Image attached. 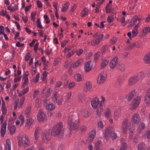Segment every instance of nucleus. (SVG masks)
<instances>
[{
	"label": "nucleus",
	"instance_id": "obj_9",
	"mask_svg": "<svg viewBox=\"0 0 150 150\" xmlns=\"http://www.w3.org/2000/svg\"><path fill=\"white\" fill-rule=\"evenodd\" d=\"M53 99L55 100L58 105H60L62 103L63 101L62 98L59 94H57V92H54L53 93Z\"/></svg>",
	"mask_w": 150,
	"mask_h": 150
},
{
	"label": "nucleus",
	"instance_id": "obj_62",
	"mask_svg": "<svg viewBox=\"0 0 150 150\" xmlns=\"http://www.w3.org/2000/svg\"><path fill=\"white\" fill-rule=\"evenodd\" d=\"M135 47L137 48L141 47L142 45V43L141 42H137L134 43Z\"/></svg>",
	"mask_w": 150,
	"mask_h": 150
},
{
	"label": "nucleus",
	"instance_id": "obj_55",
	"mask_svg": "<svg viewBox=\"0 0 150 150\" xmlns=\"http://www.w3.org/2000/svg\"><path fill=\"white\" fill-rule=\"evenodd\" d=\"M105 10L106 11L107 13H110L111 11V8L110 6L108 4L107 5L106 8H105Z\"/></svg>",
	"mask_w": 150,
	"mask_h": 150
},
{
	"label": "nucleus",
	"instance_id": "obj_23",
	"mask_svg": "<svg viewBox=\"0 0 150 150\" xmlns=\"http://www.w3.org/2000/svg\"><path fill=\"white\" fill-rule=\"evenodd\" d=\"M145 103L148 105H150V88L146 93L144 100Z\"/></svg>",
	"mask_w": 150,
	"mask_h": 150
},
{
	"label": "nucleus",
	"instance_id": "obj_15",
	"mask_svg": "<svg viewBox=\"0 0 150 150\" xmlns=\"http://www.w3.org/2000/svg\"><path fill=\"white\" fill-rule=\"evenodd\" d=\"M136 76L139 81H142L146 77V74L143 71H141L138 72Z\"/></svg>",
	"mask_w": 150,
	"mask_h": 150
},
{
	"label": "nucleus",
	"instance_id": "obj_29",
	"mask_svg": "<svg viewBox=\"0 0 150 150\" xmlns=\"http://www.w3.org/2000/svg\"><path fill=\"white\" fill-rule=\"evenodd\" d=\"M150 32V26L145 27L141 32V34L142 36L146 35L148 33Z\"/></svg>",
	"mask_w": 150,
	"mask_h": 150
},
{
	"label": "nucleus",
	"instance_id": "obj_52",
	"mask_svg": "<svg viewBox=\"0 0 150 150\" xmlns=\"http://www.w3.org/2000/svg\"><path fill=\"white\" fill-rule=\"evenodd\" d=\"M24 82L22 86L23 87H24L28 82V77H26L25 78H24Z\"/></svg>",
	"mask_w": 150,
	"mask_h": 150
},
{
	"label": "nucleus",
	"instance_id": "obj_22",
	"mask_svg": "<svg viewBox=\"0 0 150 150\" xmlns=\"http://www.w3.org/2000/svg\"><path fill=\"white\" fill-rule=\"evenodd\" d=\"M137 91L135 90H134L129 93L126 96V98L129 101H130L132 98L135 96Z\"/></svg>",
	"mask_w": 150,
	"mask_h": 150
},
{
	"label": "nucleus",
	"instance_id": "obj_6",
	"mask_svg": "<svg viewBox=\"0 0 150 150\" xmlns=\"http://www.w3.org/2000/svg\"><path fill=\"white\" fill-rule=\"evenodd\" d=\"M141 97L140 96L137 97L132 101V103L129 106V108L131 110H134L137 107L140 102Z\"/></svg>",
	"mask_w": 150,
	"mask_h": 150
},
{
	"label": "nucleus",
	"instance_id": "obj_37",
	"mask_svg": "<svg viewBox=\"0 0 150 150\" xmlns=\"http://www.w3.org/2000/svg\"><path fill=\"white\" fill-rule=\"evenodd\" d=\"M143 59L145 63L147 64L150 63V57L147 54L144 57Z\"/></svg>",
	"mask_w": 150,
	"mask_h": 150
},
{
	"label": "nucleus",
	"instance_id": "obj_58",
	"mask_svg": "<svg viewBox=\"0 0 150 150\" xmlns=\"http://www.w3.org/2000/svg\"><path fill=\"white\" fill-rule=\"evenodd\" d=\"M80 64V60H77L74 64L73 67L74 68H75L78 67Z\"/></svg>",
	"mask_w": 150,
	"mask_h": 150
},
{
	"label": "nucleus",
	"instance_id": "obj_8",
	"mask_svg": "<svg viewBox=\"0 0 150 150\" xmlns=\"http://www.w3.org/2000/svg\"><path fill=\"white\" fill-rule=\"evenodd\" d=\"M142 20L143 19L142 18H139L138 16H135L130 20L128 25V27L130 28L135 25L137 21H139Z\"/></svg>",
	"mask_w": 150,
	"mask_h": 150
},
{
	"label": "nucleus",
	"instance_id": "obj_43",
	"mask_svg": "<svg viewBox=\"0 0 150 150\" xmlns=\"http://www.w3.org/2000/svg\"><path fill=\"white\" fill-rule=\"evenodd\" d=\"M45 107L48 110H53L55 107V105L51 103L50 104H48Z\"/></svg>",
	"mask_w": 150,
	"mask_h": 150
},
{
	"label": "nucleus",
	"instance_id": "obj_10",
	"mask_svg": "<svg viewBox=\"0 0 150 150\" xmlns=\"http://www.w3.org/2000/svg\"><path fill=\"white\" fill-rule=\"evenodd\" d=\"M46 115L45 114L43 110H39L37 115V119L38 121H43L46 119Z\"/></svg>",
	"mask_w": 150,
	"mask_h": 150
},
{
	"label": "nucleus",
	"instance_id": "obj_57",
	"mask_svg": "<svg viewBox=\"0 0 150 150\" xmlns=\"http://www.w3.org/2000/svg\"><path fill=\"white\" fill-rule=\"evenodd\" d=\"M40 102L39 99H37L35 101V105L36 107L38 108L40 105Z\"/></svg>",
	"mask_w": 150,
	"mask_h": 150
},
{
	"label": "nucleus",
	"instance_id": "obj_1",
	"mask_svg": "<svg viewBox=\"0 0 150 150\" xmlns=\"http://www.w3.org/2000/svg\"><path fill=\"white\" fill-rule=\"evenodd\" d=\"M100 100L97 97L93 98L91 102L92 107L94 108H97L96 110L97 114L98 116H100L103 112L104 107L103 103L104 102L105 99L103 96L100 97Z\"/></svg>",
	"mask_w": 150,
	"mask_h": 150
},
{
	"label": "nucleus",
	"instance_id": "obj_7",
	"mask_svg": "<svg viewBox=\"0 0 150 150\" xmlns=\"http://www.w3.org/2000/svg\"><path fill=\"white\" fill-rule=\"evenodd\" d=\"M106 74L105 72H103L98 76L97 80V83L100 84L105 82L106 79Z\"/></svg>",
	"mask_w": 150,
	"mask_h": 150
},
{
	"label": "nucleus",
	"instance_id": "obj_21",
	"mask_svg": "<svg viewBox=\"0 0 150 150\" xmlns=\"http://www.w3.org/2000/svg\"><path fill=\"white\" fill-rule=\"evenodd\" d=\"M7 122H5L2 125L1 129L0 132L1 136L4 137L5 134L6 130Z\"/></svg>",
	"mask_w": 150,
	"mask_h": 150
},
{
	"label": "nucleus",
	"instance_id": "obj_26",
	"mask_svg": "<svg viewBox=\"0 0 150 150\" xmlns=\"http://www.w3.org/2000/svg\"><path fill=\"white\" fill-rule=\"evenodd\" d=\"M124 138H122L121 140V148L119 150H125L127 148V144L125 142Z\"/></svg>",
	"mask_w": 150,
	"mask_h": 150
},
{
	"label": "nucleus",
	"instance_id": "obj_60",
	"mask_svg": "<svg viewBox=\"0 0 150 150\" xmlns=\"http://www.w3.org/2000/svg\"><path fill=\"white\" fill-rule=\"evenodd\" d=\"M86 127L85 126H82L80 127V129L81 132H84L86 130Z\"/></svg>",
	"mask_w": 150,
	"mask_h": 150
},
{
	"label": "nucleus",
	"instance_id": "obj_42",
	"mask_svg": "<svg viewBox=\"0 0 150 150\" xmlns=\"http://www.w3.org/2000/svg\"><path fill=\"white\" fill-rule=\"evenodd\" d=\"M105 117H110L111 115V113L110 110L109 108H107L105 113Z\"/></svg>",
	"mask_w": 150,
	"mask_h": 150
},
{
	"label": "nucleus",
	"instance_id": "obj_16",
	"mask_svg": "<svg viewBox=\"0 0 150 150\" xmlns=\"http://www.w3.org/2000/svg\"><path fill=\"white\" fill-rule=\"evenodd\" d=\"M96 135V131L94 130H92L89 133L88 137L87 139V141L89 142H91L94 139Z\"/></svg>",
	"mask_w": 150,
	"mask_h": 150
},
{
	"label": "nucleus",
	"instance_id": "obj_38",
	"mask_svg": "<svg viewBox=\"0 0 150 150\" xmlns=\"http://www.w3.org/2000/svg\"><path fill=\"white\" fill-rule=\"evenodd\" d=\"M123 82V80L122 79L118 78L116 83L115 86L117 87H119L121 86Z\"/></svg>",
	"mask_w": 150,
	"mask_h": 150
},
{
	"label": "nucleus",
	"instance_id": "obj_20",
	"mask_svg": "<svg viewBox=\"0 0 150 150\" xmlns=\"http://www.w3.org/2000/svg\"><path fill=\"white\" fill-rule=\"evenodd\" d=\"M41 133V128L38 127H36L34 132V137L35 140H37L38 139Z\"/></svg>",
	"mask_w": 150,
	"mask_h": 150
},
{
	"label": "nucleus",
	"instance_id": "obj_61",
	"mask_svg": "<svg viewBox=\"0 0 150 150\" xmlns=\"http://www.w3.org/2000/svg\"><path fill=\"white\" fill-rule=\"evenodd\" d=\"M75 85L74 82H72L70 83L68 86V88H71L74 87Z\"/></svg>",
	"mask_w": 150,
	"mask_h": 150
},
{
	"label": "nucleus",
	"instance_id": "obj_25",
	"mask_svg": "<svg viewBox=\"0 0 150 150\" xmlns=\"http://www.w3.org/2000/svg\"><path fill=\"white\" fill-rule=\"evenodd\" d=\"M74 76L75 79L77 82L81 81L83 79V75L79 73L75 74Z\"/></svg>",
	"mask_w": 150,
	"mask_h": 150
},
{
	"label": "nucleus",
	"instance_id": "obj_36",
	"mask_svg": "<svg viewBox=\"0 0 150 150\" xmlns=\"http://www.w3.org/2000/svg\"><path fill=\"white\" fill-rule=\"evenodd\" d=\"M108 62V60L106 59L103 60L100 64V68L103 69L107 65Z\"/></svg>",
	"mask_w": 150,
	"mask_h": 150
},
{
	"label": "nucleus",
	"instance_id": "obj_41",
	"mask_svg": "<svg viewBox=\"0 0 150 150\" xmlns=\"http://www.w3.org/2000/svg\"><path fill=\"white\" fill-rule=\"evenodd\" d=\"M118 21L122 24V25H125L126 24V21H125V17L124 16H122L120 18L119 20H117Z\"/></svg>",
	"mask_w": 150,
	"mask_h": 150
},
{
	"label": "nucleus",
	"instance_id": "obj_19",
	"mask_svg": "<svg viewBox=\"0 0 150 150\" xmlns=\"http://www.w3.org/2000/svg\"><path fill=\"white\" fill-rule=\"evenodd\" d=\"M132 121L134 124H137L140 121V117L139 115L136 113L132 116Z\"/></svg>",
	"mask_w": 150,
	"mask_h": 150
},
{
	"label": "nucleus",
	"instance_id": "obj_31",
	"mask_svg": "<svg viewBox=\"0 0 150 150\" xmlns=\"http://www.w3.org/2000/svg\"><path fill=\"white\" fill-rule=\"evenodd\" d=\"M5 149V150H11V143L9 139H7L6 140Z\"/></svg>",
	"mask_w": 150,
	"mask_h": 150
},
{
	"label": "nucleus",
	"instance_id": "obj_4",
	"mask_svg": "<svg viewBox=\"0 0 150 150\" xmlns=\"http://www.w3.org/2000/svg\"><path fill=\"white\" fill-rule=\"evenodd\" d=\"M114 128L112 126L108 127L106 129L105 132V136L106 139L110 138L113 140L117 138V134L114 132Z\"/></svg>",
	"mask_w": 150,
	"mask_h": 150
},
{
	"label": "nucleus",
	"instance_id": "obj_14",
	"mask_svg": "<svg viewBox=\"0 0 150 150\" xmlns=\"http://www.w3.org/2000/svg\"><path fill=\"white\" fill-rule=\"evenodd\" d=\"M128 121V120L127 118H125L122 121L121 129L124 133H126L127 131Z\"/></svg>",
	"mask_w": 150,
	"mask_h": 150
},
{
	"label": "nucleus",
	"instance_id": "obj_24",
	"mask_svg": "<svg viewBox=\"0 0 150 150\" xmlns=\"http://www.w3.org/2000/svg\"><path fill=\"white\" fill-rule=\"evenodd\" d=\"M52 135L51 134H50L49 130L46 131L45 133L43 134L42 136V139H44V137L45 139L47 141L50 140L51 138V136Z\"/></svg>",
	"mask_w": 150,
	"mask_h": 150
},
{
	"label": "nucleus",
	"instance_id": "obj_34",
	"mask_svg": "<svg viewBox=\"0 0 150 150\" xmlns=\"http://www.w3.org/2000/svg\"><path fill=\"white\" fill-rule=\"evenodd\" d=\"M29 89L28 87H27L26 88L24 89L22 91H20L19 93L18 96L20 97H21L24 95L28 91Z\"/></svg>",
	"mask_w": 150,
	"mask_h": 150
},
{
	"label": "nucleus",
	"instance_id": "obj_39",
	"mask_svg": "<svg viewBox=\"0 0 150 150\" xmlns=\"http://www.w3.org/2000/svg\"><path fill=\"white\" fill-rule=\"evenodd\" d=\"M145 127V124L143 122H141L139 124V127L138 129V131L139 132H140L142 129H144Z\"/></svg>",
	"mask_w": 150,
	"mask_h": 150
},
{
	"label": "nucleus",
	"instance_id": "obj_64",
	"mask_svg": "<svg viewBox=\"0 0 150 150\" xmlns=\"http://www.w3.org/2000/svg\"><path fill=\"white\" fill-rule=\"evenodd\" d=\"M145 137L149 139H150V131H147Z\"/></svg>",
	"mask_w": 150,
	"mask_h": 150
},
{
	"label": "nucleus",
	"instance_id": "obj_30",
	"mask_svg": "<svg viewBox=\"0 0 150 150\" xmlns=\"http://www.w3.org/2000/svg\"><path fill=\"white\" fill-rule=\"evenodd\" d=\"M31 107L30 106H27L25 111V115L27 118H29L30 116V111L31 109Z\"/></svg>",
	"mask_w": 150,
	"mask_h": 150
},
{
	"label": "nucleus",
	"instance_id": "obj_5",
	"mask_svg": "<svg viewBox=\"0 0 150 150\" xmlns=\"http://www.w3.org/2000/svg\"><path fill=\"white\" fill-rule=\"evenodd\" d=\"M30 142L28 139V136L26 135H24L22 138L21 143L18 141V144L20 146L23 145L25 147H28L30 146Z\"/></svg>",
	"mask_w": 150,
	"mask_h": 150
},
{
	"label": "nucleus",
	"instance_id": "obj_44",
	"mask_svg": "<svg viewBox=\"0 0 150 150\" xmlns=\"http://www.w3.org/2000/svg\"><path fill=\"white\" fill-rule=\"evenodd\" d=\"M88 12V9L85 8L83 9L82 11L81 14L82 17H84L87 15Z\"/></svg>",
	"mask_w": 150,
	"mask_h": 150
},
{
	"label": "nucleus",
	"instance_id": "obj_28",
	"mask_svg": "<svg viewBox=\"0 0 150 150\" xmlns=\"http://www.w3.org/2000/svg\"><path fill=\"white\" fill-rule=\"evenodd\" d=\"M92 66L91 65L90 62H88L86 63L84 65V70L85 71L88 72L92 68Z\"/></svg>",
	"mask_w": 150,
	"mask_h": 150
},
{
	"label": "nucleus",
	"instance_id": "obj_13",
	"mask_svg": "<svg viewBox=\"0 0 150 150\" xmlns=\"http://www.w3.org/2000/svg\"><path fill=\"white\" fill-rule=\"evenodd\" d=\"M139 80L136 75L130 77L128 81V84L129 86H132L136 84Z\"/></svg>",
	"mask_w": 150,
	"mask_h": 150
},
{
	"label": "nucleus",
	"instance_id": "obj_48",
	"mask_svg": "<svg viewBox=\"0 0 150 150\" xmlns=\"http://www.w3.org/2000/svg\"><path fill=\"white\" fill-rule=\"evenodd\" d=\"M19 119L21 121V125H23L24 122V119L23 116L22 115H20L19 116Z\"/></svg>",
	"mask_w": 150,
	"mask_h": 150
},
{
	"label": "nucleus",
	"instance_id": "obj_27",
	"mask_svg": "<svg viewBox=\"0 0 150 150\" xmlns=\"http://www.w3.org/2000/svg\"><path fill=\"white\" fill-rule=\"evenodd\" d=\"M102 145L101 141L100 139H98L95 142L94 146L97 150H99V147L102 146Z\"/></svg>",
	"mask_w": 150,
	"mask_h": 150
},
{
	"label": "nucleus",
	"instance_id": "obj_45",
	"mask_svg": "<svg viewBox=\"0 0 150 150\" xmlns=\"http://www.w3.org/2000/svg\"><path fill=\"white\" fill-rule=\"evenodd\" d=\"M8 129L9 131L10 132L11 134H13L16 130V127L14 126H12L11 127L8 128Z\"/></svg>",
	"mask_w": 150,
	"mask_h": 150
},
{
	"label": "nucleus",
	"instance_id": "obj_2",
	"mask_svg": "<svg viewBox=\"0 0 150 150\" xmlns=\"http://www.w3.org/2000/svg\"><path fill=\"white\" fill-rule=\"evenodd\" d=\"M75 114L70 113L67 120L68 128L70 130L73 129L75 130L78 128L79 126L78 118Z\"/></svg>",
	"mask_w": 150,
	"mask_h": 150
},
{
	"label": "nucleus",
	"instance_id": "obj_51",
	"mask_svg": "<svg viewBox=\"0 0 150 150\" xmlns=\"http://www.w3.org/2000/svg\"><path fill=\"white\" fill-rule=\"evenodd\" d=\"M125 65L122 64H120L118 67V69L122 71H124L125 69Z\"/></svg>",
	"mask_w": 150,
	"mask_h": 150
},
{
	"label": "nucleus",
	"instance_id": "obj_18",
	"mask_svg": "<svg viewBox=\"0 0 150 150\" xmlns=\"http://www.w3.org/2000/svg\"><path fill=\"white\" fill-rule=\"evenodd\" d=\"M92 86L90 81H88L83 88V91L86 92L90 91L92 90Z\"/></svg>",
	"mask_w": 150,
	"mask_h": 150
},
{
	"label": "nucleus",
	"instance_id": "obj_33",
	"mask_svg": "<svg viewBox=\"0 0 150 150\" xmlns=\"http://www.w3.org/2000/svg\"><path fill=\"white\" fill-rule=\"evenodd\" d=\"M34 122V120L32 118H29L27 119L26 124L27 127H30Z\"/></svg>",
	"mask_w": 150,
	"mask_h": 150
},
{
	"label": "nucleus",
	"instance_id": "obj_3",
	"mask_svg": "<svg viewBox=\"0 0 150 150\" xmlns=\"http://www.w3.org/2000/svg\"><path fill=\"white\" fill-rule=\"evenodd\" d=\"M63 127L61 122L56 124L51 130V134L54 137L57 136L60 139L62 138L64 136L63 133L62 132Z\"/></svg>",
	"mask_w": 150,
	"mask_h": 150
},
{
	"label": "nucleus",
	"instance_id": "obj_12",
	"mask_svg": "<svg viewBox=\"0 0 150 150\" xmlns=\"http://www.w3.org/2000/svg\"><path fill=\"white\" fill-rule=\"evenodd\" d=\"M119 60V58L117 56L114 57L110 62V67L112 69L115 68Z\"/></svg>",
	"mask_w": 150,
	"mask_h": 150
},
{
	"label": "nucleus",
	"instance_id": "obj_11",
	"mask_svg": "<svg viewBox=\"0 0 150 150\" xmlns=\"http://www.w3.org/2000/svg\"><path fill=\"white\" fill-rule=\"evenodd\" d=\"M104 36L103 34H101L99 35L98 37L96 38L95 40H92L91 42V44L92 45H98L102 41L103 38Z\"/></svg>",
	"mask_w": 150,
	"mask_h": 150
},
{
	"label": "nucleus",
	"instance_id": "obj_35",
	"mask_svg": "<svg viewBox=\"0 0 150 150\" xmlns=\"http://www.w3.org/2000/svg\"><path fill=\"white\" fill-rule=\"evenodd\" d=\"M139 26V24L138 23L135 26L134 28L135 30H132V37H134L136 36L137 35V32L136 30L138 28V27Z\"/></svg>",
	"mask_w": 150,
	"mask_h": 150
},
{
	"label": "nucleus",
	"instance_id": "obj_53",
	"mask_svg": "<svg viewBox=\"0 0 150 150\" xmlns=\"http://www.w3.org/2000/svg\"><path fill=\"white\" fill-rule=\"evenodd\" d=\"M36 15V14L35 13L33 12L32 13L30 17L31 18V20L33 22H34L35 21V16Z\"/></svg>",
	"mask_w": 150,
	"mask_h": 150
},
{
	"label": "nucleus",
	"instance_id": "obj_54",
	"mask_svg": "<svg viewBox=\"0 0 150 150\" xmlns=\"http://www.w3.org/2000/svg\"><path fill=\"white\" fill-rule=\"evenodd\" d=\"M101 54V53L100 52L96 53L94 55V59L95 60H96L98 59L100 57V56Z\"/></svg>",
	"mask_w": 150,
	"mask_h": 150
},
{
	"label": "nucleus",
	"instance_id": "obj_49",
	"mask_svg": "<svg viewBox=\"0 0 150 150\" xmlns=\"http://www.w3.org/2000/svg\"><path fill=\"white\" fill-rule=\"evenodd\" d=\"M2 114L4 115L6 114L7 113V109L5 107V105H4L3 104V106L2 108Z\"/></svg>",
	"mask_w": 150,
	"mask_h": 150
},
{
	"label": "nucleus",
	"instance_id": "obj_32",
	"mask_svg": "<svg viewBox=\"0 0 150 150\" xmlns=\"http://www.w3.org/2000/svg\"><path fill=\"white\" fill-rule=\"evenodd\" d=\"M146 148V145L144 142L139 144L138 146V150H145Z\"/></svg>",
	"mask_w": 150,
	"mask_h": 150
},
{
	"label": "nucleus",
	"instance_id": "obj_40",
	"mask_svg": "<svg viewBox=\"0 0 150 150\" xmlns=\"http://www.w3.org/2000/svg\"><path fill=\"white\" fill-rule=\"evenodd\" d=\"M69 4V2H67L64 4L62 8L61 11L63 12H65L66 11V9L68 8Z\"/></svg>",
	"mask_w": 150,
	"mask_h": 150
},
{
	"label": "nucleus",
	"instance_id": "obj_46",
	"mask_svg": "<svg viewBox=\"0 0 150 150\" xmlns=\"http://www.w3.org/2000/svg\"><path fill=\"white\" fill-rule=\"evenodd\" d=\"M37 26L38 28L43 29L42 26L41 24L40 18H38L36 22Z\"/></svg>",
	"mask_w": 150,
	"mask_h": 150
},
{
	"label": "nucleus",
	"instance_id": "obj_59",
	"mask_svg": "<svg viewBox=\"0 0 150 150\" xmlns=\"http://www.w3.org/2000/svg\"><path fill=\"white\" fill-rule=\"evenodd\" d=\"M134 129L133 128H130L129 129V133H130L131 134H130V137H129V139H131L132 138V134L133 133L134 131Z\"/></svg>",
	"mask_w": 150,
	"mask_h": 150
},
{
	"label": "nucleus",
	"instance_id": "obj_50",
	"mask_svg": "<svg viewBox=\"0 0 150 150\" xmlns=\"http://www.w3.org/2000/svg\"><path fill=\"white\" fill-rule=\"evenodd\" d=\"M25 97H23L20 99V102L19 103V105H20V107H21L24 103L25 100Z\"/></svg>",
	"mask_w": 150,
	"mask_h": 150
},
{
	"label": "nucleus",
	"instance_id": "obj_47",
	"mask_svg": "<svg viewBox=\"0 0 150 150\" xmlns=\"http://www.w3.org/2000/svg\"><path fill=\"white\" fill-rule=\"evenodd\" d=\"M114 114L115 116H120L121 115V109L118 108L117 110L115 111Z\"/></svg>",
	"mask_w": 150,
	"mask_h": 150
},
{
	"label": "nucleus",
	"instance_id": "obj_63",
	"mask_svg": "<svg viewBox=\"0 0 150 150\" xmlns=\"http://www.w3.org/2000/svg\"><path fill=\"white\" fill-rule=\"evenodd\" d=\"M40 78V74L38 73L36 75L35 77V79L34 82L35 83H37L39 81Z\"/></svg>",
	"mask_w": 150,
	"mask_h": 150
},
{
	"label": "nucleus",
	"instance_id": "obj_56",
	"mask_svg": "<svg viewBox=\"0 0 150 150\" xmlns=\"http://www.w3.org/2000/svg\"><path fill=\"white\" fill-rule=\"evenodd\" d=\"M76 52L75 50H72L71 52H70L68 53L67 54V58L70 57L74 54Z\"/></svg>",
	"mask_w": 150,
	"mask_h": 150
},
{
	"label": "nucleus",
	"instance_id": "obj_17",
	"mask_svg": "<svg viewBox=\"0 0 150 150\" xmlns=\"http://www.w3.org/2000/svg\"><path fill=\"white\" fill-rule=\"evenodd\" d=\"M80 112L81 115L85 118H87L90 115L89 110L87 108L82 109Z\"/></svg>",
	"mask_w": 150,
	"mask_h": 150
}]
</instances>
